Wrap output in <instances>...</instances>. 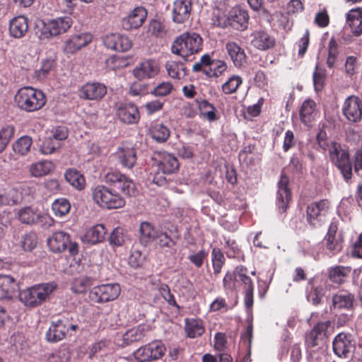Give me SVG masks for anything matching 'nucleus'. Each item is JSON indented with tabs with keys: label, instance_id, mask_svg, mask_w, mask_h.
Instances as JSON below:
<instances>
[{
	"label": "nucleus",
	"instance_id": "obj_6",
	"mask_svg": "<svg viewBox=\"0 0 362 362\" xmlns=\"http://www.w3.org/2000/svg\"><path fill=\"white\" fill-rule=\"evenodd\" d=\"M47 242L49 250L54 253H62L67 250L71 256H75L79 251L78 244L72 241L70 235L64 231L53 233Z\"/></svg>",
	"mask_w": 362,
	"mask_h": 362
},
{
	"label": "nucleus",
	"instance_id": "obj_28",
	"mask_svg": "<svg viewBox=\"0 0 362 362\" xmlns=\"http://www.w3.org/2000/svg\"><path fill=\"white\" fill-rule=\"evenodd\" d=\"M148 134L157 143L163 144L169 139L170 130L163 123L154 121L150 124Z\"/></svg>",
	"mask_w": 362,
	"mask_h": 362
},
{
	"label": "nucleus",
	"instance_id": "obj_15",
	"mask_svg": "<svg viewBox=\"0 0 362 362\" xmlns=\"http://www.w3.org/2000/svg\"><path fill=\"white\" fill-rule=\"evenodd\" d=\"M107 94V87L99 82L86 83L79 90L81 98L89 100H100Z\"/></svg>",
	"mask_w": 362,
	"mask_h": 362
},
{
	"label": "nucleus",
	"instance_id": "obj_40",
	"mask_svg": "<svg viewBox=\"0 0 362 362\" xmlns=\"http://www.w3.org/2000/svg\"><path fill=\"white\" fill-rule=\"evenodd\" d=\"M168 74L173 78L180 79L188 74L187 69L184 64L179 62L170 61L165 64Z\"/></svg>",
	"mask_w": 362,
	"mask_h": 362
},
{
	"label": "nucleus",
	"instance_id": "obj_13",
	"mask_svg": "<svg viewBox=\"0 0 362 362\" xmlns=\"http://www.w3.org/2000/svg\"><path fill=\"white\" fill-rule=\"evenodd\" d=\"M249 20L248 11L240 6H235L228 12V24L234 30H245L248 27Z\"/></svg>",
	"mask_w": 362,
	"mask_h": 362
},
{
	"label": "nucleus",
	"instance_id": "obj_44",
	"mask_svg": "<svg viewBox=\"0 0 362 362\" xmlns=\"http://www.w3.org/2000/svg\"><path fill=\"white\" fill-rule=\"evenodd\" d=\"M160 167L163 173L172 174L179 169V162L176 157L170 153L163 156L160 161Z\"/></svg>",
	"mask_w": 362,
	"mask_h": 362
},
{
	"label": "nucleus",
	"instance_id": "obj_57",
	"mask_svg": "<svg viewBox=\"0 0 362 362\" xmlns=\"http://www.w3.org/2000/svg\"><path fill=\"white\" fill-rule=\"evenodd\" d=\"M158 290L161 296L171 306L180 309V306L176 303L174 296L171 293L169 286L165 284H160L158 286Z\"/></svg>",
	"mask_w": 362,
	"mask_h": 362
},
{
	"label": "nucleus",
	"instance_id": "obj_42",
	"mask_svg": "<svg viewBox=\"0 0 362 362\" xmlns=\"http://www.w3.org/2000/svg\"><path fill=\"white\" fill-rule=\"evenodd\" d=\"M350 267L336 266L330 268L329 277L330 280L336 284H341L344 281L345 278L350 274Z\"/></svg>",
	"mask_w": 362,
	"mask_h": 362
},
{
	"label": "nucleus",
	"instance_id": "obj_16",
	"mask_svg": "<svg viewBox=\"0 0 362 362\" xmlns=\"http://www.w3.org/2000/svg\"><path fill=\"white\" fill-rule=\"evenodd\" d=\"M106 47L117 52H127L132 46V40L127 36L119 33H110L103 39Z\"/></svg>",
	"mask_w": 362,
	"mask_h": 362
},
{
	"label": "nucleus",
	"instance_id": "obj_12",
	"mask_svg": "<svg viewBox=\"0 0 362 362\" xmlns=\"http://www.w3.org/2000/svg\"><path fill=\"white\" fill-rule=\"evenodd\" d=\"M247 268L238 266L234 271V276L235 281H241L243 284L245 305L247 309H250L253 305L254 286L252 279L247 275Z\"/></svg>",
	"mask_w": 362,
	"mask_h": 362
},
{
	"label": "nucleus",
	"instance_id": "obj_3",
	"mask_svg": "<svg viewBox=\"0 0 362 362\" xmlns=\"http://www.w3.org/2000/svg\"><path fill=\"white\" fill-rule=\"evenodd\" d=\"M57 286V284L53 281L35 284L21 291L19 299L27 307H37L46 300Z\"/></svg>",
	"mask_w": 362,
	"mask_h": 362
},
{
	"label": "nucleus",
	"instance_id": "obj_8",
	"mask_svg": "<svg viewBox=\"0 0 362 362\" xmlns=\"http://www.w3.org/2000/svg\"><path fill=\"white\" fill-rule=\"evenodd\" d=\"M73 24L70 16L58 17L43 22L41 35L44 38H51L66 33Z\"/></svg>",
	"mask_w": 362,
	"mask_h": 362
},
{
	"label": "nucleus",
	"instance_id": "obj_62",
	"mask_svg": "<svg viewBox=\"0 0 362 362\" xmlns=\"http://www.w3.org/2000/svg\"><path fill=\"white\" fill-rule=\"evenodd\" d=\"M145 256L138 250L132 251L129 257V264L133 268L141 267L144 262Z\"/></svg>",
	"mask_w": 362,
	"mask_h": 362
},
{
	"label": "nucleus",
	"instance_id": "obj_1",
	"mask_svg": "<svg viewBox=\"0 0 362 362\" xmlns=\"http://www.w3.org/2000/svg\"><path fill=\"white\" fill-rule=\"evenodd\" d=\"M14 102L19 109L30 112L41 109L46 103V98L42 91L25 86L17 91Z\"/></svg>",
	"mask_w": 362,
	"mask_h": 362
},
{
	"label": "nucleus",
	"instance_id": "obj_36",
	"mask_svg": "<svg viewBox=\"0 0 362 362\" xmlns=\"http://www.w3.org/2000/svg\"><path fill=\"white\" fill-rule=\"evenodd\" d=\"M107 230L103 224H97L90 228L86 233L84 238L88 243L94 245L104 240Z\"/></svg>",
	"mask_w": 362,
	"mask_h": 362
},
{
	"label": "nucleus",
	"instance_id": "obj_35",
	"mask_svg": "<svg viewBox=\"0 0 362 362\" xmlns=\"http://www.w3.org/2000/svg\"><path fill=\"white\" fill-rule=\"evenodd\" d=\"M140 241L142 245L146 246L156 240L158 231L155 230L153 225L147 221L141 223L139 227Z\"/></svg>",
	"mask_w": 362,
	"mask_h": 362
},
{
	"label": "nucleus",
	"instance_id": "obj_60",
	"mask_svg": "<svg viewBox=\"0 0 362 362\" xmlns=\"http://www.w3.org/2000/svg\"><path fill=\"white\" fill-rule=\"evenodd\" d=\"M173 86L170 82H163L157 85L153 90L151 91V93L156 96L163 97L169 95Z\"/></svg>",
	"mask_w": 362,
	"mask_h": 362
},
{
	"label": "nucleus",
	"instance_id": "obj_45",
	"mask_svg": "<svg viewBox=\"0 0 362 362\" xmlns=\"http://www.w3.org/2000/svg\"><path fill=\"white\" fill-rule=\"evenodd\" d=\"M93 279L83 276L74 279L71 284V290L74 293H83L93 284Z\"/></svg>",
	"mask_w": 362,
	"mask_h": 362
},
{
	"label": "nucleus",
	"instance_id": "obj_17",
	"mask_svg": "<svg viewBox=\"0 0 362 362\" xmlns=\"http://www.w3.org/2000/svg\"><path fill=\"white\" fill-rule=\"evenodd\" d=\"M343 113L346 119L352 122L357 123L362 117V107L358 97L350 96L344 102Z\"/></svg>",
	"mask_w": 362,
	"mask_h": 362
},
{
	"label": "nucleus",
	"instance_id": "obj_27",
	"mask_svg": "<svg viewBox=\"0 0 362 362\" xmlns=\"http://www.w3.org/2000/svg\"><path fill=\"white\" fill-rule=\"evenodd\" d=\"M28 30V20L24 16L14 17L9 23L10 35L15 38H22Z\"/></svg>",
	"mask_w": 362,
	"mask_h": 362
},
{
	"label": "nucleus",
	"instance_id": "obj_51",
	"mask_svg": "<svg viewBox=\"0 0 362 362\" xmlns=\"http://www.w3.org/2000/svg\"><path fill=\"white\" fill-rule=\"evenodd\" d=\"M149 32L156 37L163 38L168 33L165 24L158 20H151L148 27Z\"/></svg>",
	"mask_w": 362,
	"mask_h": 362
},
{
	"label": "nucleus",
	"instance_id": "obj_63",
	"mask_svg": "<svg viewBox=\"0 0 362 362\" xmlns=\"http://www.w3.org/2000/svg\"><path fill=\"white\" fill-rule=\"evenodd\" d=\"M362 233H360L357 240L352 243L349 248V252L354 258H362Z\"/></svg>",
	"mask_w": 362,
	"mask_h": 362
},
{
	"label": "nucleus",
	"instance_id": "obj_38",
	"mask_svg": "<svg viewBox=\"0 0 362 362\" xmlns=\"http://www.w3.org/2000/svg\"><path fill=\"white\" fill-rule=\"evenodd\" d=\"M354 296L348 293L340 292L332 296V305L334 309H349L351 308Z\"/></svg>",
	"mask_w": 362,
	"mask_h": 362
},
{
	"label": "nucleus",
	"instance_id": "obj_49",
	"mask_svg": "<svg viewBox=\"0 0 362 362\" xmlns=\"http://www.w3.org/2000/svg\"><path fill=\"white\" fill-rule=\"evenodd\" d=\"M16 129L11 125H6L0 130V153H2L15 134Z\"/></svg>",
	"mask_w": 362,
	"mask_h": 362
},
{
	"label": "nucleus",
	"instance_id": "obj_29",
	"mask_svg": "<svg viewBox=\"0 0 362 362\" xmlns=\"http://www.w3.org/2000/svg\"><path fill=\"white\" fill-rule=\"evenodd\" d=\"M289 182H278L276 204L280 213H285L291 201Z\"/></svg>",
	"mask_w": 362,
	"mask_h": 362
},
{
	"label": "nucleus",
	"instance_id": "obj_20",
	"mask_svg": "<svg viewBox=\"0 0 362 362\" xmlns=\"http://www.w3.org/2000/svg\"><path fill=\"white\" fill-rule=\"evenodd\" d=\"M91 40L92 36L88 33L72 35L64 41L63 52L68 54H74L82 47L88 45Z\"/></svg>",
	"mask_w": 362,
	"mask_h": 362
},
{
	"label": "nucleus",
	"instance_id": "obj_64",
	"mask_svg": "<svg viewBox=\"0 0 362 362\" xmlns=\"http://www.w3.org/2000/svg\"><path fill=\"white\" fill-rule=\"evenodd\" d=\"M66 181H85V177L81 172L75 168H69L64 173Z\"/></svg>",
	"mask_w": 362,
	"mask_h": 362
},
{
	"label": "nucleus",
	"instance_id": "obj_52",
	"mask_svg": "<svg viewBox=\"0 0 362 362\" xmlns=\"http://www.w3.org/2000/svg\"><path fill=\"white\" fill-rule=\"evenodd\" d=\"M243 79L240 76L233 75L228 78L222 86V90L225 94H232L236 92L242 84Z\"/></svg>",
	"mask_w": 362,
	"mask_h": 362
},
{
	"label": "nucleus",
	"instance_id": "obj_31",
	"mask_svg": "<svg viewBox=\"0 0 362 362\" xmlns=\"http://www.w3.org/2000/svg\"><path fill=\"white\" fill-rule=\"evenodd\" d=\"M247 3L254 11L267 22L272 23L275 17V13L272 11V6L267 7L264 0H247Z\"/></svg>",
	"mask_w": 362,
	"mask_h": 362
},
{
	"label": "nucleus",
	"instance_id": "obj_2",
	"mask_svg": "<svg viewBox=\"0 0 362 362\" xmlns=\"http://www.w3.org/2000/svg\"><path fill=\"white\" fill-rule=\"evenodd\" d=\"M202 42L203 40L199 34L186 32L174 40L171 46V52L187 61L189 56L202 50Z\"/></svg>",
	"mask_w": 362,
	"mask_h": 362
},
{
	"label": "nucleus",
	"instance_id": "obj_23",
	"mask_svg": "<svg viewBox=\"0 0 362 362\" xmlns=\"http://www.w3.org/2000/svg\"><path fill=\"white\" fill-rule=\"evenodd\" d=\"M333 351L339 357H349L354 351L355 346L343 333L339 334L332 342Z\"/></svg>",
	"mask_w": 362,
	"mask_h": 362
},
{
	"label": "nucleus",
	"instance_id": "obj_9",
	"mask_svg": "<svg viewBox=\"0 0 362 362\" xmlns=\"http://www.w3.org/2000/svg\"><path fill=\"white\" fill-rule=\"evenodd\" d=\"M330 202L327 199L313 202L307 206V221L315 228L322 226L329 211Z\"/></svg>",
	"mask_w": 362,
	"mask_h": 362
},
{
	"label": "nucleus",
	"instance_id": "obj_22",
	"mask_svg": "<svg viewBox=\"0 0 362 362\" xmlns=\"http://www.w3.org/2000/svg\"><path fill=\"white\" fill-rule=\"evenodd\" d=\"M158 72V65L156 61L152 59L141 62L133 71L134 76L139 80L153 78L156 76Z\"/></svg>",
	"mask_w": 362,
	"mask_h": 362
},
{
	"label": "nucleus",
	"instance_id": "obj_47",
	"mask_svg": "<svg viewBox=\"0 0 362 362\" xmlns=\"http://www.w3.org/2000/svg\"><path fill=\"white\" fill-rule=\"evenodd\" d=\"M18 215L19 220L25 224L36 223L41 218L40 215L30 207L21 209L19 210Z\"/></svg>",
	"mask_w": 362,
	"mask_h": 362
},
{
	"label": "nucleus",
	"instance_id": "obj_7",
	"mask_svg": "<svg viewBox=\"0 0 362 362\" xmlns=\"http://www.w3.org/2000/svg\"><path fill=\"white\" fill-rule=\"evenodd\" d=\"M93 197L98 204L107 209H119L125 205V200L121 196L103 185L94 189Z\"/></svg>",
	"mask_w": 362,
	"mask_h": 362
},
{
	"label": "nucleus",
	"instance_id": "obj_48",
	"mask_svg": "<svg viewBox=\"0 0 362 362\" xmlns=\"http://www.w3.org/2000/svg\"><path fill=\"white\" fill-rule=\"evenodd\" d=\"M33 141L29 136H23L13 144V149L20 155H26L30 149Z\"/></svg>",
	"mask_w": 362,
	"mask_h": 362
},
{
	"label": "nucleus",
	"instance_id": "obj_21",
	"mask_svg": "<svg viewBox=\"0 0 362 362\" xmlns=\"http://www.w3.org/2000/svg\"><path fill=\"white\" fill-rule=\"evenodd\" d=\"M147 11L142 6L135 8L129 15L123 19L122 26L124 30L138 29L146 19Z\"/></svg>",
	"mask_w": 362,
	"mask_h": 362
},
{
	"label": "nucleus",
	"instance_id": "obj_59",
	"mask_svg": "<svg viewBox=\"0 0 362 362\" xmlns=\"http://www.w3.org/2000/svg\"><path fill=\"white\" fill-rule=\"evenodd\" d=\"M23 249L25 251H32L37 245V235L34 233L25 234L21 241Z\"/></svg>",
	"mask_w": 362,
	"mask_h": 362
},
{
	"label": "nucleus",
	"instance_id": "obj_25",
	"mask_svg": "<svg viewBox=\"0 0 362 362\" xmlns=\"http://www.w3.org/2000/svg\"><path fill=\"white\" fill-rule=\"evenodd\" d=\"M137 151L133 147L121 146L117 148L115 156L122 166L132 168L137 160Z\"/></svg>",
	"mask_w": 362,
	"mask_h": 362
},
{
	"label": "nucleus",
	"instance_id": "obj_4",
	"mask_svg": "<svg viewBox=\"0 0 362 362\" xmlns=\"http://www.w3.org/2000/svg\"><path fill=\"white\" fill-rule=\"evenodd\" d=\"M329 158L330 161L339 170L345 180L352 176V164L349 151L336 141L331 142L329 146Z\"/></svg>",
	"mask_w": 362,
	"mask_h": 362
},
{
	"label": "nucleus",
	"instance_id": "obj_61",
	"mask_svg": "<svg viewBox=\"0 0 362 362\" xmlns=\"http://www.w3.org/2000/svg\"><path fill=\"white\" fill-rule=\"evenodd\" d=\"M109 243L114 246H121L124 243L123 229L121 228H115L109 237Z\"/></svg>",
	"mask_w": 362,
	"mask_h": 362
},
{
	"label": "nucleus",
	"instance_id": "obj_14",
	"mask_svg": "<svg viewBox=\"0 0 362 362\" xmlns=\"http://www.w3.org/2000/svg\"><path fill=\"white\" fill-rule=\"evenodd\" d=\"M116 115L122 122L127 124H136L140 119L138 107L132 103H119Z\"/></svg>",
	"mask_w": 362,
	"mask_h": 362
},
{
	"label": "nucleus",
	"instance_id": "obj_37",
	"mask_svg": "<svg viewBox=\"0 0 362 362\" xmlns=\"http://www.w3.org/2000/svg\"><path fill=\"white\" fill-rule=\"evenodd\" d=\"M195 102L198 105L200 114L202 117L207 119L209 122L218 119V117L216 115V109L214 105L202 98H197Z\"/></svg>",
	"mask_w": 362,
	"mask_h": 362
},
{
	"label": "nucleus",
	"instance_id": "obj_34",
	"mask_svg": "<svg viewBox=\"0 0 362 362\" xmlns=\"http://www.w3.org/2000/svg\"><path fill=\"white\" fill-rule=\"evenodd\" d=\"M252 44L260 50L272 48L275 45V40L264 31H258L255 34Z\"/></svg>",
	"mask_w": 362,
	"mask_h": 362
},
{
	"label": "nucleus",
	"instance_id": "obj_19",
	"mask_svg": "<svg viewBox=\"0 0 362 362\" xmlns=\"http://www.w3.org/2000/svg\"><path fill=\"white\" fill-rule=\"evenodd\" d=\"M192 11V0H175L173 8V21L183 23L189 20Z\"/></svg>",
	"mask_w": 362,
	"mask_h": 362
},
{
	"label": "nucleus",
	"instance_id": "obj_24",
	"mask_svg": "<svg viewBox=\"0 0 362 362\" xmlns=\"http://www.w3.org/2000/svg\"><path fill=\"white\" fill-rule=\"evenodd\" d=\"M346 25L350 28L353 36L362 34V8L358 7L349 11L346 14Z\"/></svg>",
	"mask_w": 362,
	"mask_h": 362
},
{
	"label": "nucleus",
	"instance_id": "obj_10",
	"mask_svg": "<svg viewBox=\"0 0 362 362\" xmlns=\"http://www.w3.org/2000/svg\"><path fill=\"white\" fill-rule=\"evenodd\" d=\"M166 349L161 341H153L137 349L134 356L137 362H151L161 358Z\"/></svg>",
	"mask_w": 362,
	"mask_h": 362
},
{
	"label": "nucleus",
	"instance_id": "obj_55",
	"mask_svg": "<svg viewBox=\"0 0 362 362\" xmlns=\"http://www.w3.org/2000/svg\"><path fill=\"white\" fill-rule=\"evenodd\" d=\"M60 147L61 144L59 141L49 136L42 141L40 151L42 154L47 155L54 153Z\"/></svg>",
	"mask_w": 362,
	"mask_h": 362
},
{
	"label": "nucleus",
	"instance_id": "obj_5",
	"mask_svg": "<svg viewBox=\"0 0 362 362\" xmlns=\"http://www.w3.org/2000/svg\"><path fill=\"white\" fill-rule=\"evenodd\" d=\"M69 314L62 315L50 322V326L45 334V339L49 343H57L64 339L69 329L76 331L78 325L71 323Z\"/></svg>",
	"mask_w": 362,
	"mask_h": 362
},
{
	"label": "nucleus",
	"instance_id": "obj_43",
	"mask_svg": "<svg viewBox=\"0 0 362 362\" xmlns=\"http://www.w3.org/2000/svg\"><path fill=\"white\" fill-rule=\"evenodd\" d=\"M325 296V289L322 286H313L306 295L308 302L313 305H319L323 303Z\"/></svg>",
	"mask_w": 362,
	"mask_h": 362
},
{
	"label": "nucleus",
	"instance_id": "obj_54",
	"mask_svg": "<svg viewBox=\"0 0 362 362\" xmlns=\"http://www.w3.org/2000/svg\"><path fill=\"white\" fill-rule=\"evenodd\" d=\"M291 163L293 165V168H296V172L293 173V175H291L290 171H291V166H289L288 168H284L281 171V179L279 181H290V180H293L300 178L299 175L301 173V172L300 170L301 169V167H300L299 169L298 168V165L299 164L298 160L293 158L291 160ZM300 166H301V165H300Z\"/></svg>",
	"mask_w": 362,
	"mask_h": 362
},
{
	"label": "nucleus",
	"instance_id": "obj_32",
	"mask_svg": "<svg viewBox=\"0 0 362 362\" xmlns=\"http://www.w3.org/2000/svg\"><path fill=\"white\" fill-rule=\"evenodd\" d=\"M226 49L231 60L236 67H241L246 62L245 51L235 42H229L226 44Z\"/></svg>",
	"mask_w": 362,
	"mask_h": 362
},
{
	"label": "nucleus",
	"instance_id": "obj_33",
	"mask_svg": "<svg viewBox=\"0 0 362 362\" xmlns=\"http://www.w3.org/2000/svg\"><path fill=\"white\" fill-rule=\"evenodd\" d=\"M316 109V103L311 99L305 100L299 111L300 119L305 125L309 124L314 119V112Z\"/></svg>",
	"mask_w": 362,
	"mask_h": 362
},
{
	"label": "nucleus",
	"instance_id": "obj_50",
	"mask_svg": "<svg viewBox=\"0 0 362 362\" xmlns=\"http://www.w3.org/2000/svg\"><path fill=\"white\" fill-rule=\"evenodd\" d=\"M56 61L51 58H47L42 61L41 68L35 71L37 78L39 80H44L49 72L56 66Z\"/></svg>",
	"mask_w": 362,
	"mask_h": 362
},
{
	"label": "nucleus",
	"instance_id": "obj_26",
	"mask_svg": "<svg viewBox=\"0 0 362 362\" xmlns=\"http://www.w3.org/2000/svg\"><path fill=\"white\" fill-rule=\"evenodd\" d=\"M150 330V326L147 325H139L135 327L128 329L123 335L122 346H128L130 344L141 341Z\"/></svg>",
	"mask_w": 362,
	"mask_h": 362
},
{
	"label": "nucleus",
	"instance_id": "obj_41",
	"mask_svg": "<svg viewBox=\"0 0 362 362\" xmlns=\"http://www.w3.org/2000/svg\"><path fill=\"white\" fill-rule=\"evenodd\" d=\"M55 168L53 162L44 160L33 164L30 168V172L33 177H40L49 174Z\"/></svg>",
	"mask_w": 362,
	"mask_h": 362
},
{
	"label": "nucleus",
	"instance_id": "obj_58",
	"mask_svg": "<svg viewBox=\"0 0 362 362\" xmlns=\"http://www.w3.org/2000/svg\"><path fill=\"white\" fill-rule=\"evenodd\" d=\"M325 70L319 68V66L317 65L313 73V83L316 91H320L322 90L325 84Z\"/></svg>",
	"mask_w": 362,
	"mask_h": 362
},
{
	"label": "nucleus",
	"instance_id": "obj_18",
	"mask_svg": "<svg viewBox=\"0 0 362 362\" xmlns=\"http://www.w3.org/2000/svg\"><path fill=\"white\" fill-rule=\"evenodd\" d=\"M329 321L318 322L313 329L305 336V344L308 348H313L318 345L319 341L327 337L330 329Z\"/></svg>",
	"mask_w": 362,
	"mask_h": 362
},
{
	"label": "nucleus",
	"instance_id": "obj_46",
	"mask_svg": "<svg viewBox=\"0 0 362 362\" xmlns=\"http://www.w3.org/2000/svg\"><path fill=\"white\" fill-rule=\"evenodd\" d=\"M52 209L56 216L62 218L70 211L71 204L65 198L57 199L53 202Z\"/></svg>",
	"mask_w": 362,
	"mask_h": 362
},
{
	"label": "nucleus",
	"instance_id": "obj_11",
	"mask_svg": "<svg viewBox=\"0 0 362 362\" xmlns=\"http://www.w3.org/2000/svg\"><path fill=\"white\" fill-rule=\"evenodd\" d=\"M120 286L118 284H107L94 286L90 290L89 296L96 303H106L114 300L120 293Z\"/></svg>",
	"mask_w": 362,
	"mask_h": 362
},
{
	"label": "nucleus",
	"instance_id": "obj_56",
	"mask_svg": "<svg viewBox=\"0 0 362 362\" xmlns=\"http://www.w3.org/2000/svg\"><path fill=\"white\" fill-rule=\"evenodd\" d=\"M326 248L333 255L339 252L343 248V236L341 233L337 238H325Z\"/></svg>",
	"mask_w": 362,
	"mask_h": 362
},
{
	"label": "nucleus",
	"instance_id": "obj_30",
	"mask_svg": "<svg viewBox=\"0 0 362 362\" xmlns=\"http://www.w3.org/2000/svg\"><path fill=\"white\" fill-rule=\"evenodd\" d=\"M17 288L18 284L12 276L0 274V299L11 298Z\"/></svg>",
	"mask_w": 362,
	"mask_h": 362
},
{
	"label": "nucleus",
	"instance_id": "obj_53",
	"mask_svg": "<svg viewBox=\"0 0 362 362\" xmlns=\"http://www.w3.org/2000/svg\"><path fill=\"white\" fill-rule=\"evenodd\" d=\"M339 44L332 37L328 45V57L327 59V65L329 68H333L335 64L336 59L339 55Z\"/></svg>",
	"mask_w": 362,
	"mask_h": 362
},
{
	"label": "nucleus",
	"instance_id": "obj_39",
	"mask_svg": "<svg viewBox=\"0 0 362 362\" xmlns=\"http://www.w3.org/2000/svg\"><path fill=\"white\" fill-rule=\"evenodd\" d=\"M185 332L189 338L200 337L204 332L202 321L198 319H185Z\"/></svg>",
	"mask_w": 362,
	"mask_h": 362
}]
</instances>
